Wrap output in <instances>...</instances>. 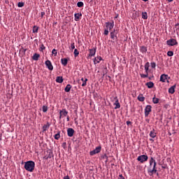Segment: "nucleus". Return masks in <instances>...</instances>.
I'll use <instances>...</instances> for the list:
<instances>
[{
    "label": "nucleus",
    "instance_id": "14",
    "mask_svg": "<svg viewBox=\"0 0 179 179\" xmlns=\"http://www.w3.org/2000/svg\"><path fill=\"white\" fill-rule=\"evenodd\" d=\"M176 85L171 86V87L169 89V93H170V94H174V93L176 92Z\"/></svg>",
    "mask_w": 179,
    "mask_h": 179
},
{
    "label": "nucleus",
    "instance_id": "19",
    "mask_svg": "<svg viewBox=\"0 0 179 179\" xmlns=\"http://www.w3.org/2000/svg\"><path fill=\"white\" fill-rule=\"evenodd\" d=\"M150 67V63L146 62L144 65L145 72H149V68Z\"/></svg>",
    "mask_w": 179,
    "mask_h": 179
},
{
    "label": "nucleus",
    "instance_id": "21",
    "mask_svg": "<svg viewBox=\"0 0 179 179\" xmlns=\"http://www.w3.org/2000/svg\"><path fill=\"white\" fill-rule=\"evenodd\" d=\"M49 128H50V123L48 122L46 124L43 125V131L45 132V131H48Z\"/></svg>",
    "mask_w": 179,
    "mask_h": 179
},
{
    "label": "nucleus",
    "instance_id": "41",
    "mask_svg": "<svg viewBox=\"0 0 179 179\" xmlns=\"http://www.w3.org/2000/svg\"><path fill=\"white\" fill-rule=\"evenodd\" d=\"M151 65V68H152V69H155V68H156V63L155 62H151L150 63Z\"/></svg>",
    "mask_w": 179,
    "mask_h": 179
},
{
    "label": "nucleus",
    "instance_id": "15",
    "mask_svg": "<svg viewBox=\"0 0 179 179\" xmlns=\"http://www.w3.org/2000/svg\"><path fill=\"white\" fill-rule=\"evenodd\" d=\"M96 55V48L90 49V54L88 58L90 57H94Z\"/></svg>",
    "mask_w": 179,
    "mask_h": 179
},
{
    "label": "nucleus",
    "instance_id": "24",
    "mask_svg": "<svg viewBox=\"0 0 179 179\" xmlns=\"http://www.w3.org/2000/svg\"><path fill=\"white\" fill-rule=\"evenodd\" d=\"M145 85L148 87V89H152V87H153V86H155V84L152 81L147 83Z\"/></svg>",
    "mask_w": 179,
    "mask_h": 179
},
{
    "label": "nucleus",
    "instance_id": "28",
    "mask_svg": "<svg viewBox=\"0 0 179 179\" xmlns=\"http://www.w3.org/2000/svg\"><path fill=\"white\" fill-rule=\"evenodd\" d=\"M81 80L83 82L82 86H83V87H85V86H86V85L87 83V78L85 79L84 78H82Z\"/></svg>",
    "mask_w": 179,
    "mask_h": 179
},
{
    "label": "nucleus",
    "instance_id": "51",
    "mask_svg": "<svg viewBox=\"0 0 179 179\" xmlns=\"http://www.w3.org/2000/svg\"><path fill=\"white\" fill-rule=\"evenodd\" d=\"M173 0H167L168 2H173Z\"/></svg>",
    "mask_w": 179,
    "mask_h": 179
},
{
    "label": "nucleus",
    "instance_id": "26",
    "mask_svg": "<svg viewBox=\"0 0 179 179\" xmlns=\"http://www.w3.org/2000/svg\"><path fill=\"white\" fill-rule=\"evenodd\" d=\"M150 138H156V132L155 131V129H153L150 132Z\"/></svg>",
    "mask_w": 179,
    "mask_h": 179
},
{
    "label": "nucleus",
    "instance_id": "23",
    "mask_svg": "<svg viewBox=\"0 0 179 179\" xmlns=\"http://www.w3.org/2000/svg\"><path fill=\"white\" fill-rule=\"evenodd\" d=\"M38 58H40V55L38 53H35L32 57V59H34V61H38Z\"/></svg>",
    "mask_w": 179,
    "mask_h": 179
},
{
    "label": "nucleus",
    "instance_id": "45",
    "mask_svg": "<svg viewBox=\"0 0 179 179\" xmlns=\"http://www.w3.org/2000/svg\"><path fill=\"white\" fill-rule=\"evenodd\" d=\"M71 50H75V43H72L71 45Z\"/></svg>",
    "mask_w": 179,
    "mask_h": 179
},
{
    "label": "nucleus",
    "instance_id": "44",
    "mask_svg": "<svg viewBox=\"0 0 179 179\" xmlns=\"http://www.w3.org/2000/svg\"><path fill=\"white\" fill-rule=\"evenodd\" d=\"M104 34L105 36H108V29L104 30Z\"/></svg>",
    "mask_w": 179,
    "mask_h": 179
},
{
    "label": "nucleus",
    "instance_id": "48",
    "mask_svg": "<svg viewBox=\"0 0 179 179\" xmlns=\"http://www.w3.org/2000/svg\"><path fill=\"white\" fill-rule=\"evenodd\" d=\"M119 176H120V179H124V176H122V174H120Z\"/></svg>",
    "mask_w": 179,
    "mask_h": 179
},
{
    "label": "nucleus",
    "instance_id": "2",
    "mask_svg": "<svg viewBox=\"0 0 179 179\" xmlns=\"http://www.w3.org/2000/svg\"><path fill=\"white\" fill-rule=\"evenodd\" d=\"M34 167H36V163L33 161H27L24 162V168L27 171H29V173H33L34 171Z\"/></svg>",
    "mask_w": 179,
    "mask_h": 179
},
{
    "label": "nucleus",
    "instance_id": "8",
    "mask_svg": "<svg viewBox=\"0 0 179 179\" xmlns=\"http://www.w3.org/2000/svg\"><path fill=\"white\" fill-rule=\"evenodd\" d=\"M45 65L49 69V71H52L54 69V66H52V63H51V61L46 60L45 62Z\"/></svg>",
    "mask_w": 179,
    "mask_h": 179
},
{
    "label": "nucleus",
    "instance_id": "50",
    "mask_svg": "<svg viewBox=\"0 0 179 179\" xmlns=\"http://www.w3.org/2000/svg\"><path fill=\"white\" fill-rule=\"evenodd\" d=\"M62 146H63V148H64V146H66V143H63Z\"/></svg>",
    "mask_w": 179,
    "mask_h": 179
},
{
    "label": "nucleus",
    "instance_id": "22",
    "mask_svg": "<svg viewBox=\"0 0 179 179\" xmlns=\"http://www.w3.org/2000/svg\"><path fill=\"white\" fill-rule=\"evenodd\" d=\"M140 51H141V52H142L143 54V53H145V52H147V51H148V48H146V46H141V47L140 48Z\"/></svg>",
    "mask_w": 179,
    "mask_h": 179
},
{
    "label": "nucleus",
    "instance_id": "11",
    "mask_svg": "<svg viewBox=\"0 0 179 179\" xmlns=\"http://www.w3.org/2000/svg\"><path fill=\"white\" fill-rule=\"evenodd\" d=\"M75 134V130L72 128H69L67 129V135L68 136H69L70 138H72V136H73V134Z\"/></svg>",
    "mask_w": 179,
    "mask_h": 179
},
{
    "label": "nucleus",
    "instance_id": "36",
    "mask_svg": "<svg viewBox=\"0 0 179 179\" xmlns=\"http://www.w3.org/2000/svg\"><path fill=\"white\" fill-rule=\"evenodd\" d=\"M175 27L176 29V34L178 36V33H179V23H177L175 24Z\"/></svg>",
    "mask_w": 179,
    "mask_h": 179
},
{
    "label": "nucleus",
    "instance_id": "13",
    "mask_svg": "<svg viewBox=\"0 0 179 179\" xmlns=\"http://www.w3.org/2000/svg\"><path fill=\"white\" fill-rule=\"evenodd\" d=\"M110 38H112L113 41L117 40V31H115V29L110 32Z\"/></svg>",
    "mask_w": 179,
    "mask_h": 179
},
{
    "label": "nucleus",
    "instance_id": "43",
    "mask_svg": "<svg viewBox=\"0 0 179 179\" xmlns=\"http://www.w3.org/2000/svg\"><path fill=\"white\" fill-rule=\"evenodd\" d=\"M52 54H53V55H55V57H57V50L53 49V50H52Z\"/></svg>",
    "mask_w": 179,
    "mask_h": 179
},
{
    "label": "nucleus",
    "instance_id": "7",
    "mask_svg": "<svg viewBox=\"0 0 179 179\" xmlns=\"http://www.w3.org/2000/svg\"><path fill=\"white\" fill-rule=\"evenodd\" d=\"M64 117H68V111L66 109H62L59 111V120L64 118Z\"/></svg>",
    "mask_w": 179,
    "mask_h": 179
},
{
    "label": "nucleus",
    "instance_id": "17",
    "mask_svg": "<svg viewBox=\"0 0 179 179\" xmlns=\"http://www.w3.org/2000/svg\"><path fill=\"white\" fill-rule=\"evenodd\" d=\"M102 58L101 57H96L94 59V64H100V61H101Z\"/></svg>",
    "mask_w": 179,
    "mask_h": 179
},
{
    "label": "nucleus",
    "instance_id": "42",
    "mask_svg": "<svg viewBox=\"0 0 179 179\" xmlns=\"http://www.w3.org/2000/svg\"><path fill=\"white\" fill-rule=\"evenodd\" d=\"M101 158L103 159H106V162H107L108 160V157H107V155H103L101 156Z\"/></svg>",
    "mask_w": 179,
    "mask_h": 179
},
{
    "label": "nucleus",
    "instance_id": "18",
    "mask_svg": "<svg viewBox=\"0 0 179 179\" xmlns=\"http://www.w3.org/2000/svg\"><path fill=\"white\" fill-rule=\"evenodd\" d=\"M114 106H115V110H117V109L121 108V105L120 104V102L118 101V99H117L115 101V102L114 103Z\"/></svg>",
    "mask_w": 179,
    "mask_h": 179
},
{
    "label": "nucleus",
    "instance_id": "55",
    "mask_svg": "<svg viewBox=\"0 0 179 179\" xmlns=\"http://www.w3.org/2000/svg\"><path fill=\"white\" fill-rule=\"evenodd\" d=\"M117 16H115V19H117Z\"/></svg>",
    "mask_w": 179,
    "mask_h": 179
},
{
    "label": "nucleus",
    "instance_id": "38",
    "mask_svg": "<svg viewBox=\"0 0 179 179\" xmlns=\"http://www.w3.org/2000/svg\"><path fill=\"white\" fill-rule=\"evenodd\" d=\"M17 6H18V8H23V6H24V2H19L17 3Z\"/></svg>",
    "mask_w": 179,
    "mask_h": 179
},
{
    "label": "nucleus",
    "instance_id": "3",
    "mask_svg": "<svg viewBox=\"0 0 179 179\" xmlns=\"http://www.w3.org/2000/svg\"><path fill=\"white\" fill-rule=\"evenodd\" d=\"M167 45H170L171 47H173L174 45H178V42H177V40L174 38H171L166 41Z\"/></svg>",
    "mask_w": 179,
    "mask_h": 179
},
{
    "label": "nucleus",
    "instance_id": "27",
    "mask_svg": "<svg viewBox=\"0 0 179 179\" xmlns=\"http://www.w3.org/2000/svg\"><path fill=\"white\" fill-rule=\"evenodd\" d=\"M160 99H159V98H156V95H155V96L152 98V103L154 104H157L159 103Z\"/></svg>",
    "mask_w": 179,
    "mask_h": 179
},
{
    "label": "nucleus",
    "instance_id": "56",
    "mask_svg": "<svg viewBox=\"0 0 179 179\" xmlns=\"http://www.w3.org/2000/svg\"><path fill=\"white\" fill-rule=\"evenodd\" d=\"M117 16H115V19H117Z\"/></svg>",
    "mask_w": 179,
    "mask_h": 179
},
{
    "label": "nucleus",
    "instance_id": "1",
    "mask_svg": "<svg viewBox=\"0 0 179 179\" xmlns=\"http://www.w3.org/2000/svg\"><path fill=\"white\" fill-rule=\"evenodd\" d=\"M156 159L153 157H151L149 161V166H148L147 171L149 176H152L157 173V168L156 167Z\"/></svg>",
    "mask_w": 179,
    "mask_h": 179
},
{
    "label": "nucleus",
    "instance_id": "34",
    "mask_svg": "<svg viewBox=\"0 0 179 179\" xmlns=\"http://www.w3.org/2000/svg\"><path fill=\"white\" fill-rule=\"evenodd\" d=\"M55 139H56L57 141H58V139H59L61 138V134L59 133L56 134L54 136Z\"/></svg>",
    "mask_w": 179,
    "mask_h": 179
},
{
    "label": "nucleus",
    "instance_id": "54",
    "mask_svg": "<svg viewBox=\"0 0 179 179\" xmlns=\"http://www.w3.org/2000/svg\"><path fill=\"white\" fill-rule=\"evenodd\" d=\"M144 2H148L149 0H143Z\"/></svg>",
    "mask_w": 179,
    "mask_h": 179
},
{
    "label": "nucleus",
    "instance_id": "40",
    "mask_svg": "<svg viewBox=\"0 0 179 179\" xmlns=\"http://www.w3.org/2000/svg\"><path fill=\"white\" fill-rule=\"evenodd\" d=\"M74 57H78V55H79V51L78 50V49H75L74 50Z\"/></svg>",
    "mask_w": 179,
    "mask_h": 179
},
{
    "label": "nucleus",
    "instance_id": "30",
    "mask_svg": "<svg viewBox=\"0 0 179 179\" xmlns=\"http://www.w3.org/2000/svg\"><path fill=\"white\" fill-rule=\"evenodd\" d=\"M141 78H145L149 77V72H145V74H140Z\"/></svg>",
    "mask_w": 179,
    "mask_h": 179
},
{
    "label": "nucleus",
    "instance_id": "49",
    "mask_svg": "<svg viewBox=\"0 0 179 179\" xmlns=\"http://www.w3.org/2000/svg\"><path fill=\"white\" fill-rule=\"evenodd\" d=\"M64 179H71V178H69V176H66L64 177Z\"/></svg>",
    "mask_w": 179,
    "mask_h": 179
},
{
    "label": "nucleus",
    "instance_id": "29",
    "mask_svg": "<svg viewBox=\"0 0 179 179\" xmlns=\"http://www.w3.org/2000/svg\"><path fill=\"white\" fill-rule=\"evenodd\" d=\"M142 19H144V20H146L148 19V13L146 12L142 13Z\"/></svg>",
    "mask_w": 179,
    "mask_h": 179
},
{
    "label": "nucleus",
    "instance_id": "37",
    "mask_svg": "<svg viewBox=\"0 0 179 179\" xmlns=\"http://www.w3.org/2000/svg\"><path fill=\"white\" fill-rule=\"evenodd\" d=\"M168 57H173L174 55V52L171 50L167 52Z\"/></svg>",
    "mask_w": 179,
    "mask_h": 179
},
{
    "label": "nucleus",
    "instance_id": "57",
    "mask_svg": "<svg viewBox=\"0 0 179 179\" xmlns=\"http://www.w3.org/2000/svg\"><path fill=\"white\" fill-rule=\"evenodd\" d=\"M167 83H169V80H167Z\"/></svg>",
    "mask_w": 179,
    "mask_h": 179
},
{
    "label": "nucleus",
    "instance_id": "33",
    "mask_svg": "<svg viewBox=\"0 0 179 179\" xmlns=\"http://www.w3.org/2000/svg\"><path fill=\"white\" fill-rule=\"evenodd\" d=\"M33 33H38V27L34 26V27H33Z\"/></svg>",
    "mask_w": 179,
    "mask_h": 179
},
{
    "label": "nucleus",
    "instance_id": "5",
    "mask_svg": "<svg viewBox=\"0 0 179 179\" xmlns=\"http://www.w3.org/2000/svg\"><path fill=\"white\" fill-rule=\"evenodd\" d=\"M100 152H101V146H98L92 151H90V156H94V155H97V153H100Z\"/></svg>",
    "mask_w": 179,
    "mask_h": 179
},
{
    "label": "nucleus",
    "instance_id": "12",
    "mask_svg": "<svg viewBox=\"0 0 179 179\" xmlns=\"http://www.w3.org/2000/svg\"><path fill=\"white\" fill-rule=\"evenodd\" d=\"M74 17L76 22H79L82 19V13L74 14Z\"/></svg>",
    "mask_w": 179,
    "mask_h": 179
},
{
    "label": "nucleus",
    "instance_id": "20",
    "mask_svg": "<svg viewBox=\"0 0 179 179\" xmlns=\"http://www.w3.org/2000/svg\"><path fill=\"white\" fill-rule=\"evenodd\" d=\"M71 89H72V85H71V84H68L65 89H64V91L66 92V93H69V92H71Z\"/></svg>",
    "mask_w": 179,
    "mask_h": 179
},
{
    "label": "nucleus",
    "instance_id": "6",
    "mask_svg": "<svg viewBox=\"0 0 179 179\" xmlns=\"http://www.w3.org/2000/svg\"><path fill=\"white\" fill-rule=\"evenodd\" d=\"M150 113H152V106L147 105L145 108V117H148Z\"/></svg>",
    "mask_w": 179,
    "mask_h": 179
},
{
    "label": "nucleus",
    "instance_id": "32",
    "mask_svg": "<svg viewBox=\"0 0 179 179\" xmlns=\"http://www.w3.org/2000/svg\"><path fill=\"white\" fill-rule=\"evenodd\" d=\"M42 110L43 113H47V111H48V106H43L42 107Z\"/></svg>",
    "mask_w": 179,
    "mask_h": 179
},
{
    "label": "nucleus",
    "instance_id": "46",
    "mask_svg": "<svg viewBox=\"0 0 179 179\" xmlns=\"http://www.w3.org/2000/svg\"><path fill=\"white\" fill-rule=\"evenodd\" d=\"M126 124H127V125H131V124H132V122H131V121H127V122H126Z\"/></svg>",
    "mask_w": 179,
    "mask_h": 179
},
{
    "label": "nucleus",
    "instance_id": "35",
    "mask_svg": "<svg viewBox=\"0 0 179 179\" xmlns=\"http://www.w3.org/2000/svg\"><path fill=\"white\" fill-rule=\"evenodd\" d=\"M83 5H84V3H83V2H82V1H78V2L77 3V6H78V8H82V7H83Z\"/></svg>",
    "mask_w": 179,
    "mask_h": 179
},
{
    "label": "nucleus",
    "instance_id": "47",
    "mask_svg": "<svg viewBox=\"0 0 179 179\" xmlns=\"http://www.w3.org/2000/svg\"><path fill=\"white\" fill-rule=\"evenodd\" d=\"M44 15H45V12H41V17H43Z\"/></svg>",
    "mask_w": 179,
    "mask_h": 179
},
{
    "label": "nucleus",
    "instance_id": "16",
    "mask_svg": "<svg viewBox=\"0 0 179 179\" xmlns=\"http://www.w3.org/2000/svg\"><path fill=\"white\" fill-rule=\"evenodd\" d=\"M62 65L64 66H66L68 65V59L66 58H62L61 59Z\"/></svg>",
    "mask_w": 179,
    "mask_h": 179
},
{
    "label": "nucleus",
    "instance_id": "9",
    "mask_svg": "<svg viewBox=\"0 0 179 179\" xmlns=\"http://www.w3.org/2000/svg\"><path fill=\"white\" fill-rule=\"evenodd\" d=\"M106 29H109V30H113L114 29V21L112 20L110 22H106Z\"/></svg>",
    "mask_w": 179,
    "mask_h": 179
},
{
    "label": "nucleus",
    "instance_id": "25",
    "mask_svg": "<svg viewBox=\"0 0 179 179\" xmlns=\"http://www.w3.org/2000/svg\"><path fill=\"white\" fill-rule=\"evenodd\" d=\"M56 82L57 83H62V82H64V78H62L61 76H57L56 78Z\"/></svg>",
    "mask_w": 179,
    "mask_h": 179
},
{
    "label": "nucleus",
    "instance_id": "39",
    "mask_svg": "<svg viewBox=\"0 0 179 179\" xmlns=\"http://www.w3.org/2000/svg\"><path fill=\"white\" fill-rule=\"evenodd\" d=\"M44 50H45V46H44V44H41L40 45V51L43 52Z\"/></svg>",
    "mask_w": 179,
    "mask_h": 179
},
{
    "label": "nucleus",
    "instance_id": "52",
    "mask_svg": "<svg viewBox=\"0 0 179 179\" xmlns=\"http://www.w3.org/2000/svg\"><path fill=\"white\" fill-rule=\"evenodd\" d=\"M66 120H67V121H69V116H67Z\"/></svg>",
    "mask_w": 179,
    "mask_h": 179
},
{
    "label": "nucleus",
    "instance_id": "31",
    "mask_svg": "<svg viewBox=\"0 0 179 179\" xmlns=\"http://www.w3.org/2000/svg\"><path fill=\"white\" fill-rule=\"evenodd\" d=\"M137 99L138 101H145V97L143 95H139Z\"/></svg>",
    "mask_w": 179,
    "mask_h": 179
},
{
    "label": "nucleus",
    "instance_id": "4",
    "mask_svg": "<svg viewBox=\"0 0 179 179\" xmlns=\"http://www.w3.org/2000/svg\"><path fill=\"white\" fill-rule=\"evenodd\" d=\"M148 155H140L137 157L138 162H140L141 163H145V162H148Z\"/></svg>",
    "mask_w": 179,
    "mask_h": 179
},
{
    "label": "nucleus",
    "instance_id": "10",
    "mask_svg": "<svg viewBox=\"0 0 179 179\" xmlns=\"http://www.w3.org/2000/svg\"><path fill=\"white\" fill-rule=\"evenodd\" d=\"M169 79H170V77H169V75L167 74H162L160 76L159 80L160 82H162L163 83H164L166 82V80H167Z\"/></svg>",
    "mask_w": 179,
    "mask_h": 179
},
{
    "label": "nucleus",
    "instance_id": "53",
    "mask_svg": "<svg viewBox=\"0 0 179 179\" xmlns=\"http://www.w3.org/2000/svg\"><path fill=\"white\" fill-rule=\"evenodd\" d=\"M150 141L151 142H153V139H152V138H150Z\"/></svg>",
    "mask_w": 179,
    "mask_h": 179
}]
</instances>
